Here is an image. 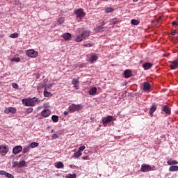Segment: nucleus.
Returning <instances> with one entry per match:
<instances>
[{"instance_id": "393cba45", "label": "nucleus", "mask_w": 178, "mask_h": 178, "mask_svg": "<svg viewBox=\"0 0 178 178\" xmlns=\"http://www.w3.org/2000/svg\"><path fill=\"white\" fill-rule=\"evenodd\" d=\"M168 165L172 166V165H178V162L176 160H168L167 161Z\"/></svg>"}, {"instance_id": "9b49d317", "label": "nucleus", "mask_w": 178, "mask_h": 178, "mask_svg": "<svg viewBox=\"0 0 178 178\" xmlns=\"http://www.w3.org/2000/svg\"><path fill=\"white\" fill-rule=\"evenodd\" d=\"M162 111H163V112H165V113H166V115H170V113H172L170 107H169V106H168V105L163 106Z\"/></svg>"}, {"instance_id": "a18cd8bd", "label": "nucleus", "mask_w": 178, "mask_h": 178, "mask_svg": "<svg viewBox=\"0 0 178 178\" xmlns=\"http://www.w3.org/2000/svg\"><path fill=\"white\" fill-rule=\"evenodd\" d=\"M51 137H52V140H56V138H58V134H54Z\"/></svg>"}, {"instance_id": "f03ea898", "label": "nucleus", "mask_w": 178, "mask_h": 178, "mask_svg": "<svg viewBox=\"0 0 178 178\" xmlns=\"http://www.w3.org/2000/svg\"><path fill=\"white\" fill-rule=\"evenodd\" d=\"M83 106L81 104H72L71 106H69V111L70 112H77L79 111H81L83 109Z\"/></svg>"}, {"instance_id": "f3484780", "label": "nucleus", "mask_w": 178, "mask_h": 178, "mask_svg": "<svg viewBox=\"0 0 178 178\" xmlns=\"http://www.w3.org/2000/svg\"><path fill=\"white\" fill-rule=\"evenodd\" d=\"M62 37L64 38V40H65V41H67L72 38V34L70 33H65L62 35Z\"/></svg>"}, {"instance_id": "c85d7f7f", "label": "nucleus", "mask_w": 178, "mask_h": 178, "mask_svg": "<svg viewBox=\"0 0 178 178\" xmlns=\"http://www.w3.org/2000/svg\"><path fill=\"white\" fill-rule=\"evenodd\" d=\"M113 10H115V9H113V8L108 7V8L105 9V13H112V12H113Z\"/></svg>"}, {"instance_id": "4c0bfd02", "label": "nucleus", "mask_w": 178, "mask_h": 178, "mask_svg": "<svg viewBox=\"0 0 178 178\" xmlns=\"http://www.w3.org/2000/svg\"><path fill=\"white\" fill-rule=\"evenodd\" d=\"M16 167L19 168V162H17V161H14V162L13 163V168H16Z\"/></svg>"}, {"instance_id": "aec40b11", "label": "nucleus", "mask_w": 178, "mask_h": 178, "mask_svg": "<svg viewBox=\"0 0 178 178\" xmlns=\"http://www.w3.org/2000/svg\"><path fill=\"white\" fill-rule=\"evenodd\" d=\"M83 40H84V38H83V35H76V38H75V41L76 42H81V41H83Z\"/></svg>"}, {"instance_id": "7ed1b4c3", "label": "nucleus", "mask_w": 178, "mask_h": 178, "mask_svg": "<svg viewBox=\"0 0 178 178\" xmlns=\"http://www.w3.org/2000/svg\"><path fill=\"white\" fill-rule=\"evenodd\" d=\"M75 15H76L77 19H80V20L83 19V17L86 16V13L82 8H79L74 11Z\"/></svg>"}, {"instance_id": "37998d69", "label": "nucleus", "mask_w": 178, "mask_h": 178, "mask_svg": "<svg viewBox=\"0 0 178 178\" xmlns=\"http://www.w3.org/2000/svg\"><path fill=\"white\" fill-rule=\"evenodd\" d=\"M6 171L5 170H0V175H1L2 176H6Z\"/></svg>"}, {"instance_id": "6e6552de", "label": "nucleus", "mask_w": 178, "mask_h": 178, "mask_svg": "<svg viewBox=\"0 0 178 178\" xmlns=\"http://www.w3.org/2000/svg\"><path fill=\"white\" fill-rule=\"evenodd\" d=\"M0 152L1 154H8V152H9V148L8 146L1 145H0Z\"/></svg>"}, {"instance_id": "a878e982", "label": "nucleus", "mask_w": 178, "mask_h": 178, "mask_svg": "<svg viewBox=\"0 0 178 178\" xmlns=\"http://www.w3.org/2000/svg\"><path fill=\"white\" fill-rule=\"evenodd\" d=\"M81 155H83V153H81V152H79V150H78L74 154V158H75L76 159H78V158L81 157Z\"/></svg>"}, {"instance_id": "09e8293b", "label": "nucleus", "mask_w": 178, "mask_h": 178, "mask_svg": "<svg viewBox=\"0 0 178 178\" xmlns=\"http://www.w3.org/2000/svg\"><path fill=\"white\" fill-rule=\"evenodd\" d=\"M176 33H177V31H176L175 29H174V30L172 31L171 35H176Z\"/></svg>"}, {"instance_id": "0eeeda50", "label": "nucleus", "mask_w": 178, "mask_h": 178, "mask_svg": "<svg viewBox=\"0 0 178 178\" xmlns=\"http://www.w3.org/2000/svg\"><path fill=\"white\" fill-rule=\"evenodd\" d=\"M113 120V116L108 115L102 120L103 124H108V123H111Z\"/></svg>"}, {"instance_id": "3c124183", "label": "nucleus", "mask_w": 178, "mask_h": 178, "mask_svg": "<svg viewBox=\"0 0 178 178\" xmlns=\"http://www.w3.org/2000/svg\"><path fill=\"white\" fill-rule=\"evenodd\" d=\"M52 88V84H49L47 86V88Z\"/></svg>"}, {"instance_id": "2f4dec72", "label": "nucleus", "mask_w": 178, "mask_h": 178, "mask_svg": "<svg viewBox=\"0 0 178 178\" xmlns=\"http://www.w3.org/2000/svg\"><path fill=\"white\" fill-rule=\"evenodd\" d=\"M39 144L38 143L33 142L29 145L30 148H35V147H38Z\"/></svg>"}, {"instance_id": "cd10ccee", "label": "nucleus", "mask_w": 178, "mask_h": 178, "mask_svg": "<svg viewBox=\"0 0 178 178\" xmlns=\"http://www.w3.org/2000/svg\"><path fill=\"white\" fill-rule=\"evenodd\" d=\"M51 120L54 123H57V122H59V117L58 115H52L51 116Z\"/></svg>"}, {"instance_id": "2eb2a0df", "label": "nucleus", "mask_w": 178, "mask_h": 178, "mask_svg": "<svg viewBox=\"0 0 178 178\" xmlns=\"http://www.w3.org/2000/svg\"><path fill=\"white\" fill-rule=\"evenodd\" d=\"M143 90L144 91H149L151 90V84L148 82H145L143 83Z\"/></svg>"}, {"instance_id": "423d86ee", "label": "nucleus", "mask_w": 178, "mask_h": 178, "mask_svg": "<svg viewBox=\"0 0 178 178\" xmlns=\"http://www.w3.org/2000/svg\"><path fill=\"white\" fill-rule=\"evenodd\" d=\"M16 112H17V110H16V108H15L14 107H8L4 109V113H6V115H8V113H11V115H15Z\"/></svg>"}, {"instance_id": "72a5a7b5", "label": "nucleus", "mask_w": 178, "mask_h": 178, "mask_svg": "<svg viewBox=\"0 0 178 178\" xmlns=\"http://www.w3.org/2000/svg\"><path fill=\"white\" fill-rule=\"evenodd\" d=\"M10 38H17L19 37V33H12L10 35Z\"/></svg>"}, {"instance_id": "a211bd4d", "label": "nucleus", "mask_w": 178, "mask_h": 178, "mask_svg": "<svg viewBox=\"0 0 178 178\" xmlns=\"http://www.w3.org/2000/svg\"><path fill=\"white\" fill-rule=\"evenodd\" d=\"M152 66L153 65L151 63H145L143 65V67L145 69V70H148V69H151Z\"/></svg>"}, {"instance_id": "8fccbe9b", "label": "nucleus", "mask_w": 178, "mask_h": 178, "mask_svg": "<svg viewBox=\"0 0 178 178\" xmlns=\"http://www.w3.org/2000/svg\"><path fill=\"white\" fill-rule=\"evenodd\" d=\"M172 26H177V22L176 21H174L172 22Z\"/></svg>"}, {"instance_id": "4be33fe9", "label": "nucleus", "mask_w": 178, "mask_h": 178, "mask_svg": "<svg viewBox=\"0 0 178 178\" xmlns=\"http://www.w3.org/2000/svg\"><path fill=\"white\" fill-rule=\"evenodd\" d=\"M98 59V56H97V55H92L90 58V63H94V62H96V60H97Z\"/></svg>"}, {"instance_id": "412c9836", "label": "nucleus", "mask_w": 178, "mask_h": 178, "mask_svg": "<svg viewBox=\"0 0 178 178\" xmlns=\"http://www.w3.org/2000/svg\"><path fill=\"white\" fill-rule=\"evenodd\" d=\"M169 172H178V165H172L169 168Z\"/></svg>"}, {"instance_id": "864d4df0", "label": "nucleus", "mask_w": 178, "mask_h": 178, "mask_svg": "<svg viewBox=\"0 0 178 178\" xmlns=\"http://www.w3.org/2000/svg\"><path fill=\"white\" fill-rule=\"evenodd\" d=\"M36 79H40V74H36Z\"/></svg>"}, {"instance_id": "6ab92c4d", "label": "nucleus", "mask_w": 178, "mask_h": 178, "mask_svg": "<svg viewBox=\"0 0 178 178\" xmlns=\"http://www.w3.org/2000/svg\"><path fill=\"white\" fill-rule=\"evenodd\" d=\"M170 67L172 70H175V69L178 67L177 60H174V61L171 62Z\"/></svg>"}, {"instance_id": "7c9ffc66", "label": "nucleus", "mask_w": 178, "mask_h": 178, "mask_svg": "<svg viewBox=\"0 0 178 178\" xmlns=\"http://www.w3.org/2000/svg\"><path fill=\"white\" fill-rule=\"evenodd\" d=\"M43 95H44V97H51V92L47 91V88H44Z\"/></svg>"}, {"instance_id": "5701e85b", "label": "nucleus", "mask_w": 178, "mask_h": 178, "mask_svg": "<svg viewBox=\"0 0 178 178\" xmlns=\"http://www.w3.org/2000/svg\"><path fill=\"white\" fill-rule=\"evenodd\" d=\"M56 168H57V169H63V168H65V165L61 161H59L56 165Z\"/></svg>"}, {"instance_id": "c9c22d12", "label": "nucleus", "mask_w": 178, "mask_h": 178, "mask_svg": "<svg viewBox=\"0 0 178 178\" xmlns=\"http://www.w3.org/2000/svg\"><path fill=\"white\" fill-rule=\"evenodd\" d=\"M12 62H20V58L15 57L11 59Z\"/></svg>"}, {"instance_id": "4d7b16f0", "label": "nucleus", "mask_w": 178, "mask_h": 178, "mask_svg": "<svg viewBox=\"0 0 178 178\" xmlns=\"http://www.w3.org/2000/svg\"><path fill=\"white\" fill-rule=\"evenodd\" d=\"M134 2H138V0H133Z\"/></svg>"}, {"instance_id": "f257e3e1", "label": "nucleus", "mask_w": 178, "mask_h": 178, "mask_svg": "<svg viewBox=\"0 0 178 178\" xmlns=\"http://www.w3.org/2000/svg\"><path fill=\"white\" fill-rule=\"evenodd\" d=\"M41 102V100L37 97H29V99H23L22 103L25 106H35Z\"/></svg>"}, {"instance_id": "603ef678", "label": "nucleus", "mask_w": 178, "mask_h": 178, "mask_svg": "<svg viewBox=\"0 0 178 178\" xmlns=\"http://www.w3.org/2000/svg\"><path fill=\"white\" fill-rule=\"evenodd\" d=\"M64 115L65 116H67V115H69V113L67 111H65Z\"/></svg>"}, {"instance_id": "de8ad7c7", "label": "nucleus", "mask_w": 178, "mask_h": 178, "mask_svg": "<svg viewBox=\"0 0 178 178\" xmlns=\"http://www.w3.org/2000/svg\"><path fill=\"white\" fill-rule=\"evenodd\" d=\"M82 159L83 161H88V159H90V158L88 156H86L82 157Z\"/></svg>"}, {"instance_id": "39448f33", "label": "nucleus", "mask_w": 178, "mask_h": 178, "mask_svg": "<svg viewBox=\"0 0 178 178\" xmlns=\"http://www.w3.org/2000/svg\"><path fill=\"white\" fill-rule=\"evenodd\" d=\"M153 170L152 167L148 164H143L141 165L140 172H147Z\"/></svg>"}, {"instance_id": "6e6d98bb", "label": "nucleus", "mask_w": 178, "mask_h": 178, "mask_svg": "<svg viewBox=\"0 0 178 178\" xmlns=\"http://www.w3.org/2000/svg\"><path fill=\"white\" fill-rule=\"evenodd\" d=\"M88 152V150H85L84 154H87Z\"/></svg>"}, {"instance_id": "49530a36", "label": "nucleus", "mask_w": 178, "mask_h": 178, "mask_svg": "<svg viewBox=\"0 0 178 178\" xmlns=\"http://www.w3.org/2000/svg\"><path fill=\"white\" fill-rule=\"evenodd\" d=\"M111 22V23L115 24L116 22H118V19H116V18L112 19Z\"/></svg>"}, {"instance_id": "f8f14e48", "label": "nucleus", "mask_w": 178, "mask_h": 178, "mask_svg": "<svg viewBox=\"0 0 178 178\" xmlns=\"http://www.w3.org/2000/svg\"><path fill=\"white\" fill-rule=\"evenodd\" d=\"M41 115L43 118H48V116H49V115H51V110L44 109L42 111Z\"/></svg>"}, {"instance_id": "e433bc0d", "label": "nucleus", "mask_w": 178, "mask_h": 178, "mask_svg": "<svg viewBox=\"0 0 178 178\" xmlns=\"http://www.w3.org/2000/svg\"><path fill=\"white\" fill-rule=\"evenodd\" d=\"M12 86L13 88H15V90H19V85H17V83H13Z\"/></svg>"}, {"instance_id": "ddd939ff", "label": "nucleus", "mask_w": 178, "mask_h": 178, "mask_svg": "<svg viewBox=\"0 0 178 178\" xmlns=\"http://www.w3.org/2000/svg\"><path fill=\"white\" fill-rule=\"evenodd\" d=\"M155 111H156V104H153L149 111V113L151 118L154 116V112H155Z\"/></svg>"}, {"instance_id": "1a4fd4ad", "label": "nucleus", "mask_w": 178, "mask_h": 178, "mask_svg": "<svg viewBox=\"0 0 178 178\" xmlns=\"http://www.w3.org/2000/svg\"><path fill=\"white\" fill-rule=\"evenodd\" d=\"M23 151V147L22 146H16L13 149V153L16 155L19 154V152H22Z\"/></svg>"}, {"instance_id": "9d476101", "label": "nucleus", "mask_w": 178, "mask_h": 178, "mask_svg": "<svg viewBox=\"0 0 178 178\" xmlns=\"http://www.w3.org/2000/svg\"><path fill=\"white\" fill-rule=\"evenodd\" d=\"M72 83L73 84L74 88H75V90H79V86H80L79 79L74 78L72 81Z\"/></svg>"}, {"instance_id": "20e7f679", "label": "nucleus", "mask_w": 178, "mask_h": 178, "mask_svg": "<svg viewBox=\"0 0 178 178\" xmlns=\"http://www.w3.org/2000/svg\"><path fill=\"white\" fill-rule=\"evenodd\" d=\"M26 54L29 58H37L38 52L34 49L26 50Z\"/></svg>"}, {"instance_id": "58836bf2", "label": "nucleus", "mask_w": 178, "mask_h": 178, "mask_svg": "<svg viewBox=\"0 0 178 178\" xmlns=\"http://www.w3.org/2000/svg\"><path fill=\"white\" fill-rule=\"evenodd\" d=\"M66 178H76V174H70L66 176Z\"/></svg>"}, {"instance_id": "473e14b6", "label": "nucleus", "mask_w": 178, "mask_h": 178, "mask_svg": "<svg viewBox=\"0 0 178 178\" xmlns=\"http://www.w3.org/2000/svg\"><path fill=\"white\" fill-rule=\"evenodd\" d=\"M58 22L59 24H63V23H65V17H60L58 19Z\"/></svg>"}, {"instance_id": "bb28decb", "label": "nucleus", "mask_w": 178, "mask_h": 178, "mask_svg": "<svg viewBox=\"0 0 178 178\" xmlns=\"http://www.w3.org/2000/svg\"><path fill=\"white\" fill-rule=\"evenodd\" d=\"M131 23L134 26H138V24H140V20H138V19H131Z\"/></svg>"}, {"instance_id": "ea45409f", "label": "nucleus", "mask_w": 178, "mask_h": 178, "mask_svg": "<svg viewBox=\"0 0 178 178\" xmlns=\"http://www.w3.org/2000/svg\"><path fill=\"white\" fill-rule=\"evenodd\" d=\"M31 112H33V108L32 107H29L26 108V113H31Z\"/></svg>"}, {"instance_id": "dca6fc26", "label": "nucleus", "mask_w": 178, "mask_h": 178, "mask_svg": "<svg viewBox=\"0 0 178 178\" xmlns=\"http://www.w3.org/2000/svg\"><path fill=\"white\" fill-rule=\"evenodd\" d=\"M81 35H82L83 40H86V38H88V37H90V31H83V33H81Z\"/></svg>"}, {"instance_id": "f704fd0d", "label": "nucleus", "mask_w": 178, "mask_h": 178, "mask_svg": "<svg viewBox=\"0 0 178 178\" xmlns=\"http://www.w3.org/2000/svg\"><path fill=\"white\" fill-rule=\"evenodd\" d=\"M30 151V146H28L26 147H24L23 149V153L26 154V152H29Z\"/></svg>"}, {"instance_id": "13d9d810", "label": "nucleus", "mask_w": 178, "mask_h": 178, "mask_svg": "<svg viewBox=\"0 0 178 178\" xmlns=\"http://www.w3.org/2000/svg\"><path fill=\"white\" fill-rule=\"evenodd\" d=\"M102 1H104V2H108V0H102Z\"/></svg>"}, {"instance_id": "5fc2aeb1", "label": "nucleus", "mask_w": 178, "mask_h": 178, "mask_svg": "<svg viewBox=\"0 0 178 178\" xmlns=\"http://www.w3.org/2000/svg\"><path fill=\"white\" fill-rule=\"evenodd\" d=\"M51 133H55V130L51 129Z\"/></svg>"}, {"instance_id": "c03bdc74", "label": "nucleus", "mask_w": 178, "mask_h": 178, "mask_svg": "<svg viewBox=\"0 0 178 178\" xmlns=\"http://www.w3.org/2000/svg\"><path fill=\"white\" fill-rule=\"evenodd\" d=\"M6 176L8 177V178H15V177L13 175H12V174H9V173H6Z\"/></svg>"}, {"instance_id": "4468645a", "label": "nucleus", "mask_w": 178, "mask_h": 178, "mask_svg": "<svg viewBox=\"0 0 178 178\" xmlns=\"http://www.w3.org/2000/svg\"><path fill=\"white\" fill-rule=\"evenodd\" d=\"M124 74L125 79H129V78L131 77V74H132L131 70H126L124 72Z\"/></svg>"}, {"instance_id": "b1692460", "label": "nucleus", "mask_w": 178, "mask_h": 178, "mask_svg": "<svg viewBox=\"0 0 178 178\" xmlns=\"http://www.w3.org/2000/svg\"><path fill=\"white\" fill-rule=\"evenodd\" d=\"M89 94L90 95H95V94H97V88L95 87L92 88L89 90Z\"/></svg>"}, {"instance_id": "79ce46f5", "label": "nucleus", "mask_w": 178, "mask_h": 178, "mask_svg": "<svg viewBox=\"0 0 178 178\" xmlns=\"http://www.w3.org/2000/svg\"><path fill=\"white\" fill-rule=\"evenodd\" d=\"M94 45V43H89L86 44L84 46L86 47V48H90V47H92Z\"/></svg>"}, {"instance_id": "c756f323", "label": "nucleus", "mask_w": 178, "mask_h": 178, "mask_svg": "<svg viewBox=\"0 0 178 178\" xmlns=\"http://www.w3.org/2000/svg\"><path fill=\"white\" fill-rule=\"evenodd\" d=\"M26 165V161L23 160L18 163V168H23Z\"/></svg>"}, {"instance_id": "a19ab883", "label": "nucleus", "mask_w": 178, "mask_h": 178, "mask_svg": "<svg viewBox=\"0 0 178 178\" xmlns=\"http://www.w3.org/2000/svg\"><path fill=\"white\" fill-rule=\"evenodd\" d=\"M86 149V146L83 145V146H81L78 151H79L80 152H81V151H84Z\"/></svg>"}]
</instances>
